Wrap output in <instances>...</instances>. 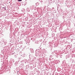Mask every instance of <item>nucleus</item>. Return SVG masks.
<instances>
[{
  "label": "nucleus",
  "mask_w": 75,
  "mask_h": 75,
  "mask_svg": "<svg viewBox=\"0 0 75 75\" xmlns=\"http://www.w3.org/2000/svg\"><path fill=\"white\" fill-rule=\"evenodd\" d=\"M3 9L4 10H6V9L4 7L3 8Z\"/></svg>",
  "instance_id": "nucleus-1"
},
{
  "label": "nucleus",
  "mask_w": 75,
  "mask_h": 75,
  "mask_svg": "<svg viewBox=\"0 0 75 75\" xmlns=\"http://www.w3.org/2000/svg\"><path fill=\"white\" fill-rule=\"evenodd\" d=\"M18 1H21V0H18Z\"/></svg>",
  "instance_id": "nucleus-2"
}]
</instances>
